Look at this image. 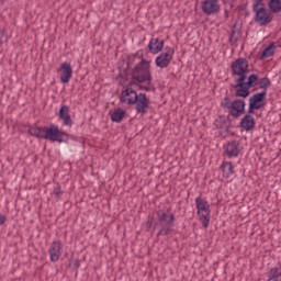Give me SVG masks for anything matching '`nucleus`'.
<instances>
[{
  "mask_svg": "<svg viewBox=\"0 0 281 281\" xmlns=\"http://www.w3.org/2000/svg\"><path fill=\"white\" fill-rule=\"evenodd\" d=\"M254 87H259V89L267 90L271 87V79L265 76L260 79L257 74L246 75L244 80L236 81V85L233 86L235 91V98H243V100L249 98L251 91L249 89H254Z\"/></svg>",
  "mask_w": 281,
  "mask_h": 281,
  "instance_id": "f257e3e1",
  "label": "nucleus"
},
{
  "mask_svg": "<svg viewBox=\"0 0 281 281\" xmlns=\"http://www.w3.org/2000/svg\"><path fill=\"white\" fill-rule=\"evenodd\" d=\"M27 135L36 137V139H46L48 142H57L58 144H67L69 134L60 131L58 125L52 123L49 126H29Z\"/></svg>",
  "mask_w": 281,
  "mask_h": 281,
  "instance_id": "f03ea898",
  "label": "nucleus"
},
{
  "mask_svg": "<svg viewBox=\"0 0 281 281\" xmlns=\"http://www.w3.org/2000/svg\"><path fill=\"white\" fill-rule=\"evenodd\" d=\"M157 222L154 223L153 226V217H148L146 222V229L155 234L157 232V236H168L175 229V214L170 213V209L158 210L156 212Z\"/></svg>",
  "mask_w": 281,
  "mask_h": 281,
  "instance_id": "7ed1b4c3",
  "label": "nucleus"
},
{
  "mask_svg": "<svg viewBox=\"0 0 281 281\" xmlns=\"http://www.w3.org/2000/svg\"><path fill=\"white\" fill-rule=\"evenodd\" d=\"M119 100L121 104H127L128 106L135 104V111L140 115H146L148 109H150V99L148 95L143 92L137 93L133 88H125L122 90Z\"/></svg>",
  "mask_w": 281,
  "mask_h": 281,
  "instance_id": "20e7f679",
  "label": "nucleus"
},
{
  "mask_svg": "<svg viewBox=\"0 0 281 281\" xmlns=\"http://www.w3.org/2000/svg\"><path fill=\"white\" fill-rule=\"evenodd\" d=\"M131 85L135 82H145L146 85H153V75L150 74V61L142 59L131 71Z\"/></svg>",
  "mask_w": 281,
  "mask_h": 281,
  "instance_id": "39448f33",
  "label": "nucleus"
},
{
  "mask_svg": "<svg viewBox=\"0 0 281 281\" xmlns=\"http://www.w3.org/2000/svg\"><path fill=\"white\" fill-rule=\"evenodd\" d=\"M265 0H255L252 4V12H255V21L259 23V25L265 26L269 25L271 21H273V15L271 12L265 8Z\"/></svg>",
  "mask_w": 281,
  "mask_h": 281,
  "instance_id": "423d86ee",
  "label": "nucleus"
},
{
  "mask_svg": "<svg viewBox=\"0 0 281 281\" xmlns=\"http://www.w3.org/2000/svg\"><path fill=\"white\" fill-rule=\"evenodd\" d=\"M232 76H238L235 82H241L246 76H249V60L239 57L231 64Z\"/></svg>",
  "mask_w": 281,
  "mask_h": 281,
  "instance_id": "0eeeda50",
  "label": "nucleus"
},
{
  "mask_svg": "<svg viewBox=\"0 0 281 281\" xmlns=\"http://www.w3.org/2000/svg\"><path fill=\"white\" fill-rule=\"evenodd\" d=\"M195 207L204 229H207L210 227V203L203 198L198 196L195 199Z\"/></svg>",
  "mask_w": 281,
  "mask_h": 281,
  "instance_id": "6e6552de",
  "label": "nucleus"
},
{
  "mask_svg": "<svg viewBox=\"0 0 281 281\" xmlns=\"http://www.w3.org/2000/svg\"><path fill=\"white\" fill-rule=\"evenodd\" d=\"M175 56V48L170 46L165 47V53H161L158 57L155 59L156 67H159L160 69H166L172 63V58Z\"/></svg>",
  "mask_w": 281,
  "mask_h": 281,
  "instance_id": "1a4fd4ad",
  "label": "nucleus"
},
{
  "mask_svg": "<svg viewBox=\"0 0 281 281\" xmlns=\"http://www.w3.org/2000/svg\"><path fill=\"white\" fill-rule=\"evenodd\" d=\"M223 150L229 159H234L243 153V147L239 140H229L223 146Z\"/></svg>",
  "mask_w": 281,
  "mask_h": 281,
  "instance_id": "9d476101",
  "label": "nucleus"
},
{
  "mask_svg": "<svg viewBox=\"0 0 281 281\" xmlns=\"http://www.w3.org/2000/svg\"><path fill=\"white\" fill-rule=\"evenodd\" d=\"M245 106H247L245 100L236 99L231 103L228 113L232 117L238 119L240 115H245Z\"/></svg>",
  "mask_w": 281,
  "mask_h": 281,
  "instance_id": "9b49d317",
  "label": "nucleus"
},
{
  "mask_svg": "<svg viewBox=\"0 0 281 281\" xmlns=\"http://www.w3.org/2000/svg\"><path fill=\"white\" fill-rule=\"evenodd\" d=\"M202 12L207 16L218 14V12H221V3H218V0H204L202 2Z\"/></svg>",
  "mask_w": 281,
  "mask_h": 281,
  "instance_id": "f8f14e48",
  "label": "nucleus"
},
{
  "mask_svg": "<svg viewBox=\"0 0 281 281\" xmlns=\"http://www.w3.org/2000/svg\"><path fill=\"white\" fill-rule=\"evenodd\" d=\"M257 109H263L267 105V90L257 92L249 98V103Z\"/></svg>",
  "mask_w": 281,
  "mask_h": 281,
  "instance_id": "ddd939ff",
  "label": "nucleus"
},
{
  "mask_svg": "<svg viewBox=\"0 0 281 281\" xmlns=\"http://www.w3.org/2000/svg\"><path fill=\"white\" fill-rule=\"evenodd\" d=\"M58 71H60V82L63 85H69V80H71L74 76V69L71 68V64L65 61L60 65Z\"/></svg>",
  "mask_w": 281,
  "mask_h": 281,
  "instance_id": "4468645a",
  "label": "nucleus"
},
{
  "mask_svg": "<svg viewBox=\"0 0 281 281\" xmlns=\"http://www.w3.org/2000/svg\"><path fill=\"white\" fill-rule=\"evenodd\" d=\"M240 128L243 131H246V133H249V131H254L256 128V119H254L251 115L246 114L239 123Z\"/></svg>",
  "mask_w": 281,
  "mask_h": 281,
  "instance_id": "2eb2a0df",
  "label": "nucleus"
},
{
  "mask_svg": "<svg viewBox=\"0 0 281 281\" xmlns=\"http://www.w3.org/2000/svg\"><path fill=\"white\" fill-rule=\"evenodd\" d=\"M164 45H165L164 40H159L158 37H156V38L153 37L149 41L148 49H149L150 54H159V52L164 50Z\"/></svg>",
  "mask_w": 281,
  "mask_h": 281,
  "instance_id": "dca6fc26",
  "label": "nucleus"
},
{
  "mask_svg": "<svg viewBox=\"0 0 281 281\" xmlns=\"http://www.w3.org/2000/svg\"><path fill=\"white\" fill-rule=\"evenodd\" d=\"M128 113H126V110L122 108H117L114 111L110 112V117L112 122H115L116 124H121L122 120L126 117Z\"/></svg>",
  "mask_w": 281,
  "mask_h": 281,
  "instance_id": "f3484780",
  "label": "nucleus"
},
{
  "mask_svg": "<svg viewBox=\"0 0 281 281\" xmlns=\"http://www.w3.org/2000/svg\"><path fill=\"white\" fill-rule=\"evenodd\" d=\"M268 281H281V262L271 268L268 273Z\"/></svg>",
  "mask_w": 281,
  "mask_h": 281,
  "instance_id": "a211bd4d",
  "label": "nucleus"
},
{
  "mask_svg": "<svg viewBox=\"0 0 281 281\" xmlns=\"http://www.w3.org/2000/svg\"><path fill=\"white\" fill-rule=\"evenodd\" d=\"M136 59H137V53L127 56L126 67L123 69L124 80H128V76H131V67L135 65Z\"/></svg>",
  "mask_w": 281,
  "mask_h": 281,
  "instance_id": "6ab92c4d",
  "label": "nucleus"
},
{
  "mask_svg": "<svg viewBox=\"0 0 281 281\" xmlns=\"http://www.w3.org/2000/svg\"><path fill=\"white\" fill-rule=\"evenodd\" d=\"M220 170L223 172L225 179H229L234 175V164L232 161H223L220 166Z\"/></svg>",
  "mask_w": 281,
  "mask_h": 281,
  "instance_id": "aec40b11",
  "label": "nucleus"
},
{
  "mask_svg": "<svg viewBox=\"0 0 281 281\" xmlns=\"http://www.w3.org/2000/svg\"><path fill=\"white\" fill-rule=\"evenodd\" d=\"M276 42L270 43L261 53L259 59L265 60V58H271L276 54Z\"/></svg>",
  "mask_w": 281,
  "mask_h": 281,
  "instance_id": "412c9836",
  "label": "nucleus"
},
{
  "mask_svg": "<svg viewBox=\"0 0 281 281\" xmlns=\"http://www.w3.org/2000/svg\"><path fill=\"white\" fill-rule=\"evenodd\" d=\"M268 8L270 14H280L281 12V0H268Z\"/></svg>",
  "mask_w": 281,
  "mask_h": 281,
  "instance_id": "4be33fe9",
  "label": "nucleus"
},
{
  "mask_svg": "<svg viewBox=\"0 0 281 281\" xmlns=\"http://www.w3.org/2000/svg\"><path fill=\"white\" fill-rule=\"evenodd\" d=\"M238 38H240V29L238 25L234 24L229 35L231 45H236V43H238Z\"/></svg>",
  "mask_w": 281,
  "mask_h": 281,
  "instance_id": "5701e85b",
  "label": "nucleus"
},
{
  "mask_svg": "<svg viewBox=\"0 0 281 281\" xmlns=\"http://www.w3.org/2000/svg\"><path fill=\"white\" fill-rule=\"evenodd\" d=\"M52 262H58L60 259V247H52L48 250Z\"/></svg>",
  "mask_w": 281,
  "mask_h": 281,
  "instance_id": "b1692460",
  "label": "nucleus"
},
{
  "mask_svg": "<svg viewBox=\"0 0 281 281\" xmlns=\"http://www.w3.org/2000/svg\"><path fill=\"white\" fill-rule=\"evenodd\" d=\"M59 148L64 157H71V155H74V150L76 149L75 146L71 147L67 144H61Z\"/></svg>",
  "mask_w": 281,
  "mask_h": 281,
  "instance_id": "393cba45",
  "label": "nucleus"
},
{
  "mask_svg": "<svg viewBox=\"0 0 281 281\" xmlns=\"http://www.w3.org/2000/svg\"><path fill=\"white\" fill-rule=\"evenodd\" d=\"M135 83H131V81L128 82L126 89H131V87H137L138 91H150V85L148 86H144L145 82H138L134 81Z\"/></svg>",
  "mask_w": 281,
  "mask_h": 281,
  "instance_id": "a878e982",
  "label": "nucleus"
},
{
  "mask_svg": "<svg viewBox=\"0 0 281 281\" xmlns=\"http://www.w3.org/2000/svg\"><path fill=\"white\" fill-rule=\"evenodd\" d=\"M63 122V126H74V120L71 119V114H67L66 116L60 119Z\"/></svg>",
  "mask_w": 281,
  "mask_h": 281,
  "instance_id": "bb28decb",
  "label": "nucleus"
},
{
  "mask_svg": "<svg viewBox=\"0 0 281 281\" xmlns=\"http://www.w3.org/2000/svg\"><path fill=\"white\" fill-rule=\"evenodd\" d=\"M222 109H232V101L229 100V95L226 94L225 98L221 102Z\"/></svg>",
  "mask_w": 281,
  "mask_h": 281,
  "instance_id": "cd10ccee",
  "label": "nucleus"
},
{
  "mask_svg": "<svg viewBox=\"0 0 281 281\" xmlns=\"http://www.w3.org/2000/svg\"><path fill=\"white\" fill-rule=\"evenodd\" d=\"M69 115V108L68 105H61L58 112V117L61 120L63 117Z\"/></svg>",
  "mask_w": 281,
  "mask_h": 281,
  "instance_id": "c85d7f7f",
  "label": "nucleus"
},
{
  "mask_svg": "<svg viewBox=\"0 0 281 281\" xmlns=\"http://www.w3.org/2000/svg\"><path fill=\"white\" fill-rule=\"evenodd\" d=\"M53 194H55L56 199H60L65 194L59 183L54 188Z\"/></svg>",
  "mask_w": 281,
  "mask_h": 281,
  "instance_id": "c756f323",
  "label": "nucleus"
},
{
  "mask_svg": "<svg viewBox=\"0 0 281 281\" xmlns=\"http://www.w3.org/2000/svg\"><path fill=\"white\" fill-rule=\"evenodd\" d=\"M8 43V35H5V29H0V45Z\"/></svg>",
  "mask_w": 281,
  "mask_h": 281,
  "instance_id": "7c9ffc66",
  "label": "nucleus"
},
{
  "mask_svg": "<svg viewBox=\"0 0 281 281\" xmlns=\"http://www.w3.org/2000/svg\"><path fill=\"white\" fill-rule=\"evenodd\" d=\"M256 111H260L258 108H256L255 105L248 103V112L247 115H254V113H256Z\"/></svg>",
  "mask_w": 281,
  "mask_h": 281,
  "instance_id": "2f4dec72",
  "label": "nucleus"
},
{
  "mask_svg": "<svg viewBox=\"0 0 281 281\" xmlns=\"http://www.w3.org/2000/svg\"><path fill=\"white\" fill-rule=\"evenodd\" d=\"M70 267H72L75 271H78V269H80V259H75L72 263H70Z\"/></svg>",
  "mask_w": 281,
  "mask_h": 281,
  "instance_id": "473e14b6",
  "label": "nucleus"
},
{
  "mask_svg": "<svg viewBox=\"0 0 281 281\" xmlns=\"http://www.w3.org/2000/svg\"><path fill=\"white\" fill-rule=\"evenodd\" d=\"M7 217L5 215L0 214V225H5Z\"/></svg>",
  "mask_w": 281,
  "mask_h": 281,
  "instance_id": "72a5a7b5",
  "label": "nucleus"
},
{
  "mask_svg": "<svg viewBox=\"0 0 281 281\" xmlns=\"http://www.w3.org/2000/svg\"><path fill=\"white\" fill-rule=\"evenodd\" d=\"M224 12H225V19H229V10L225 9Z\"/></svg>",
  "mask_w": 281,
  "mask_h": 281,
  "instance_id": "f704fd0d",
  "label": "nucleus"
},
{
  "mask_svg": "<svg viewBox=\"0 0 281 281\" xmlns=\"http://www.w3.org/2000/svg\"><path fill=\"white\" fill-rule=\"evenodd\" d=\"M53 245H55V247H60L63 244L60 241H54Z\"/></svg>",
  "mask_w": 281,
  "mask_h": 281,
  "instance_id": "c9c22d12",
  "label": "nucleus"
},
{
  "mask_svg": "<svg viewBox=\"0 0 281 281\" xmlns=\"http://www.w3.org/2000/svg\"><path fill=\"white\" fill-rule=\"evenodd\" d=\"M5 3V0H0V5H3Z\"/></svg>",
  "mask_w": 281,
  "mask_h": 281,
  "instance_id": "e433bc0d",
  "label": "nucleus"
}]
</instances>
